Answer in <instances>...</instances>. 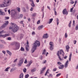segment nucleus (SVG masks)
<instances>
[{
  "instance_id": "1",
  "label": "nucleus",
  "mask_w": 78,
  "mask_h": 78,
  "mask_svg": "<svg viewBox=\"0 0 78 78\" xmlns=\"http://www.w3.org/2000/svg\"><path fill=\"white\" fill-rule=\"evenodd\" d=\"M11 3V0H5L2 4H1V6L2 7H6L9 6Z\"/></svg>"
},
{
  "instance_id": "2",
  "label": "nucleus",
  "mask_w": 78,
  "mask_h": 78,
  "mask_svg": "<svg viewBox=\"0 0 78 78\" xmlns=\"http://www.w3.org/2000/svg\"><path fill=\"white\" fill-rule=\"evenodd\" d=\"M12 27H10L9 29V30H11L12 31L13 33H16L17 31V30H19V27L17 26L16 24H14L13 23H12Z\"/></svg>"
},
{
  "instance_id": "3",
  "label": "nucleus",
  "mask_w": 78,
  "mask_h": 78,
  "mask_svg": "<svg viewBox=\"0 0 78 78\" xmlns=\"http://www.w3.org/2000/svg\"><path fill=\"white\" fill-rule=\"evenodd\" d=\"M40 43L39 41L37 40L35 41V43H34L33 49L31 50L32 53H33V52L35 51V50L36 49L37 47H39V46H40Z\"/></svg>"
},
{
  "instance_id": "4",
  "label": "nucleus",
  "mask_w": 78,
  "mask_h": 78,
  "mask_svg": "<svg viewBox=\"0 0 78 78\" xmlns=\"http://www.w3.org/2000/svg\"><path fill=\"white\" fill-rule=\"evenodd\" d=\"M60 52L59 51H58V53H57V55L58 56V58L60 60V61H61V60H62L61 58V57H60V56L59 55V54L60 55H64V51H63V50H60Z\"/></svg>"
},
{
  "instance_id": "5",
  "label": "nucleus",
  "mask_w": 78,
  "mask_h": 78,
  "mask_svg": "<svg viewBox=\"0 0 78 78\" xmlns=\"http://www.w3.org/2000/svg\"><path fill=\"white\" fill-rule=\"evenodd\" d=\"M5 23L1 27H0V30H2V29H3V28L6 27V26L8 25V23H9V21H5Z\"/></svg>"
},
{
  "instance_id": "6",
  "label": "nucleus",
  "mask_w": 78,
  "mask_h": 78,
  "mask_svg": "<svg viewBox=\"0 0 78 78\" xmlns=\"http://www.w3.org/2000/svg\"><path fill=\"white\" fill-rule=\"evenodd\" d=\"M57 64H58V65H59L60 67H58V69H64V65H61L62 64V63H61V62H57Z\"/></svg>"
},
{
  "instance_id": "7",
  "label": "nucleus",
  "mask_w": 78,
  "mask_h": 78,
  "mask_svg": "<svg viewBox=\"0 0 78 78\" xmlns=\"http://www.w3.org/2000/svg\"><path fill=\"white\" fill-rule=\"evenodd\" d=\"M49 45H50V49L51 50H53V48H54L53 43L52 42H50L49 43Z\"/></svg>"
},
{
  "instance_id": "8",
  "label": "nucleus",
  "mask_w": 78,
  "mask_h": 78,
  "mask_svg": "<svg viewBox=\"0 0 78 78\" xmlns=\"http://www.w3.org/2000/svg\"><path fill=\"white\" fill-rule=\"evenodd\" d=\"M62 13L63 14H68V12L67 11V9H65L63 10Z\"/></svg>"
},
{
  "instance_id": "9",
  "label": "nucleus",
  "mask_w": 78,
  "mask_h": 78,
  "mask_svg": "<svg viewBox=\"0 0 78 78\" xmlns=\"http://www.w3.org/2000/svg\"><path fill=\"white\" fill-rule=\"evenodd\" d=\"M23 62V58H22L21 59L19 62V66H21L22 65V64Z\"/></svg>"
},
{
  "instance_id": "10",
  "label": "nucleus",
  "mask_w": 78,
  "mask_h": 78,
  "mask_svg": "<svg viewBox=\"0 0 78 78\" xmlns=\"http://www.w3.org/2000/svg\"><path fill=\"white\" fill-rule=\"evenodd\" d=\"M9 36V34H6L5 35H0V37H1V36H2L3 37H6Z\"/></svg>"
},
{
  "instance_id": "11",
  "label": "nucleus",
  "mask_w": 78,
  "mask_h": 78,
  "mask_svg": "<svg viewBox=\"0 0 78 78\" xmlns=\"http://www.w3.org/2000/svg\"><path fill=\"white\" fill-rule=\"evenodd\" d=\"M70 48V47L68 45L66 46V51H67V52H69V50Z\"/></svg>"
},
{
  "instance_id": "12",
  "label": "nucleus",
  "mask_w": 78,
  "mask_h": 78,
  "mask_svg": "<svg viewBox=\"0 0 78 78\" xmlns=\"http://www.w3.org/2000/svg\"><path fill=\"white\" fill-rule=\"evenodd\" d=\"M11 12L14 15H16L17 14V12H16V11H15V10H12Z\"/></svg>"
},
{
  "instance_id": "13",
  "label": "nucleus",
  "mask_w": 78,
  "mask_h": 78,
  "mask_svg": "<svg viewBox=\"0 0 78 78\" xmlns=\"http://www.w3.org/2000/svg\"><path fill=\"white\" fill-rule=\"evenodd\" d=\"M43 27H44V26L41 25V26H39L38 27V29L39 30H41V29H42Z\"/></svg>"
},
{
  "instance_id": "14",
  "label": "nucleus",
  "mask_w": 78,
  "mask_h": 78,
  "mask_svg": "<svg viewBox=\"0 0 78 78\" xmlns=\"http://www.w3.org/2000/svg\"><path fill=\"white\" fill-rule=\"evenodd\" d=\"M49 20V21L48 22V23L49 24H50V23H52L53 20V18L50 19Z\"/></svg>"
},
{
  "instance_id": "15",
  "label": "nucleus",
  "mask_w": 78,
  "mask_h": 78,
  "mask_svg": "<svg viewBox=\"0 0 78 78\" xmlns=\"http://www.w3.org/2000/svg\"><path fill=\"white\" fill-rule=\"evenodd\" d=\"M68 64H69V61H67L66 62V64L65 65V67H66H66H67Z\"/></svg>"
},
{
  "instance_id": "16",
  "label": "nucleus",
  "mask_w": 78,
  "mask_h": 78,
  "mask_svg": "<svg viewBox=\"0 0 78 78\" xmlns=\"http://www.w3.org/2000/svg\"><path fill=\"white\" fill-rule=\"evenodd\" d=\"M20 48V45L17 44L16 46V50H18Z\"/></svg>"
},
{
  "instance_id": "17",
  "label": "nucleus",
  "mask_w": 78,
  "mask_h": 78,
  "mask_svg": "<svg viewBox=\"0 0 78 78\" xmlns=\"http://www.w3.org/2000/svg\"><path fill=\"white\" fill-rule=\"evenodd\" d=\"M48 34L47 33L45 34H44L43 36V37L44 38H47L48 37Z\"/></svg>"
},
{
  "instance_id": "18",
  "label": "nucleus",
  "mask_w": 78,
  "mask_h": 78,
  "mask_svg": "<svg viewBox=\"0 0 78 78\" xmlns=\"http://www.w3.org/2000/svg\"><path fill=\"white\" fill-rule=\"evenodd\" d=\"M29 45H27L26 46V49L27 51H28L29 50Z\"/></svg>"
},
{
  "instance_id": "19",
  "label": "nucleus",
  "mask_w": 78,
  "mask_h": 78,
  "mask_svg": "<svg viewBox=\"0 0 78 78\" xmlns=\"http://www.w3.org/2000/svg\"><path fill=\"white\" fill-rule=\"evenodd\" d=\"M71 58H72V52H71L70 54L69 55V61H71Z\"/></svg>"
},
{
  "instance_id": "20",
  "label": "nucleus",
  "mask_w": 78,
  "mask_h": 78,
  "mask_svg": "<svg viewBox=\"0 0 78 78\" xmlns=\"http://www.w3.org/2000/svg\"><path fill=\"white\" fill-rule=\"evenodd\" d=\"M0 15L1 16H4V15H5V12H3L0 10Z\"/></svg>"
},
{
  "instance_id": "21",
  "label": "nucleus",
  "mask_w": 78,
  "mask_h": 78,
  "mask_svg": "<svg viewBox=\"0 0 78 78\" xmlns=\"http://www.w3.org/2000/svg\"><path fill=\"white\" fill-rule=\"evenodd\" d=\"M49 69L47 70L45 74L44 75L45 76H47V73H49Z\"/></svg>"
},
{
  "instance_id": "22",
  "label": "nucleus",
  "mask_w": 78,
  "mask_h": 78,
  "mask_svg": "<svg viewBox=\"0 0 78 78\" xmlns=\"http://www.w3.org/2000/svg\"><path fill=\"white\" fill-rule=\"evenodd\" d=\"M7 53L9 55H10V56L12 55V53H11L10 51H8V50H7L6 51Z\"/></svg>"
},
{
  "instance_id": "23",
  "label": "nucleus",
  "mask_w": 78,
  "mask_h": 78,
  "mask_svg": "<svg viewBox=\"0 0 78 78\" xmlns=\"http://www.w3.org/2000/svg\"><path fill=\"white\" fill-rule=\"evenodd\" d=\"M23 74L22 73L20 75L19 78H23Z\"/></svg>"
},
{
  "instance_id": "24",
  "label": "nucleus",
  "mask_w": 78,
  "mask_h": 78,
  "mask_svg": "<svg viewBox=\"0 0 78 78\" xmlns=\"http://www.w3.org/2000/svg\"><path fill=\"white\" fill-rule=\"evenodd\" d=\"M36 68H35L34 69H31V72H35V71H36Z\"/></svg>"
},
{
  "instance_id": "25",
  "label": "nucleus",
  "mask_w": 78,
  "mask_h": 78,
  "mask_svg": "<svg viewBox=\"0 0 78 78\" xmlns=\"http://www.w3.org/2000/svg\"><path fill=\"white\" fill-rule=\"evenodd\" d=\"M10 67H8L6 68L5 69V72H8V69H9Z\"/></svg>"
},
{
  "instance_id": "26",
  "label": "nucleus",
  "mask_w": 78,
  "mask_h": 78,
  "mask_svg": "<svg viewBox=\"0 0 78 78\" xmlns=\"http://www.w3.org/2000/svg\"><path fill=\"white\" fill-rule=\"evenodd\" d=\"M6 32L4 31L3 30H2L1 31H0V34H3V33H5Z\"/></svg>"
},
{
  "instance_id": "27",
  "label": "nucleus",
  "mask_w": 78,
  "mask_h": 78,
  "mask_svg": "<svg viewBox=\"0 0 78 78\" xmlns=\"http://www.w3.org/2000/svg\"><path fill=\"white\" fill-rule=\"evenodd\" d=\"M23 17V14H21L20 15V17H19V19H21L22 18V17Z\"/></svg>"
},
{
  "instance_id": "28",
  "label": "nucleus",
  "mask_w": 78,
  "mask_h": 78,
  "mask_svg": "<svg viewBox=\"0 0 78 78\" xmlns=\"http://www.w3.org/2000/svg\"><path fill=\"white\" fill-rule=\"evenodd\" d=\"M72 23V21H70L69 23V28L71 27V24Z\"/></svg>"
},
{
  "instance_id": "29",
  "label": "nucleus",
  "mask_w": 78,
  "mask_h": 78,
  "mask_svg": "<svg viewBox=\"0 0 78 78\" xmlns=\"http://www.w3.org/2000/svg\"><path fill=\"white\" fill-rule=\"evenodd\" d=\"M15 70V68H12L10 70V72H12L13 71H14Z\"/></svg>"
},
{
  "instance_id": "30",
  "label": "nucleus",
  "mask_w": 78,
  "mask_h": 78,
  "mask_svg": "<svg viewBox=\"0 0 78 78\" xmlns=\"http://www.w3.org/2000/svg\"><path fill=\"white\" fill-rule=\"evenodd\" d=\"M56 22L57 25H58V24H59V19L58 18L57 19Z\"/></svg>"
},
{
  "instance_id": "31",
  "label": "nucleus",
  "mask_w": 78,
  "mask_h": 78,
  "mask_svg": "<svg viewBox=\"0 0 78 78\" xmlns=\"http://www.w3.org/2000/svg\"><path fill=\"white\" fill-rule=\"evenodd\" d=\"M32 3L31 4V5L33 7H34V6H35V5H34V2H32Z\"/></svg>"
},
{
  "instance_id": "32",
  "label": "nucleus",
  "mask_w": 78,
  "mask_h": 78,
  "mask_svg": "<svg viewBox=\"0 0 78 78\" xmlns=\"http://www.w3.org/2000/svg\"><path fill=\"white\" fill-rule=\"evenodd\" d=\"M46 52V50L45 49H44V52L42 53V55H46V54H45V53Z\"/></svg>"
},
{
  "instance_id": "33",
  "label": "nucleus",
  "mask_w": 78,
  "mask_h": 78,
  "mask_svg": "<svg viewBox=\"0 0 78 78\" xmlns=\"http://www.w3.org/2000/svg\"><path fill=\"white\" fill-rule=\"evenodd\" d=\"M36 13H35L32 14V17H35L36 16Z\"/></svg>"
},
{
  "instance_id": "34",
  "label": "nucleus",
  "mask_w": 78,
  "mask_h": 78,
  "mask_svg": "<svg viewBox=\"0 0 78 78\" xmlns=\"http://www.w3.org/2000/svg\"><path fill=\"white\" fill-rule=\"evenodd\" d=\"M21 50L22 51H25V49H24V48H23V47H21Z\"/></svg>"
},
{
  "instance_id": "35",
  "label": "nucleus",
  "mask_w": 78,
  "mask_h": 78,
  "mask_svg": "<svg viewBox=\"0 0 78 78\" xmlns=\"http://www.w3.org/2000/svg\"><path fill=\"white\" fill-rule=\"evenodd\" d=\"M41 23V20H38L37 22V23L38 25Z\"/></svg>"
},
{
  "instance_id": "36",
  "label": "nucleus",
  "mask_w": 78,
  "mask_h": 78,
  "mask_svg": "<svg viewBox=\"0 0 78 78\" xmlns=\"http://www.w3.org/2000/svg\"><path fill=\"white\" fill-rule=\"evenodd\" d=\"M17 10L18 11V12H20V8H16Z\"/></svg>"
},
{
  "instance_id": "37",
  "label": "nucleus",
  "mask_w": 78,
  "mask_h": 78,
  "mask_svg": "<svg viewBox=\"0 0 78 78\" xmlns=\"http://www.w3.org/2000/svg\"><path fill=\"white\" fill-rule=\"evenodd\" d=\"M9 19V17H5V20H8V19Z\"/></svg>"
},
{
  "instance_id": "38",
  "label": "nucleus",
  "mask_w": 78,
  "mask_h": 78,
  "mask_svg": "<svg viewBox=\"0 0 78 78\" xmlns=\"http://www.w3.org/2000/svg\"><path fill=\"white\" fill-rule=\"evenodd\" d=\"M65 37L66 38H67V36H68V35H67V33H66L65 35Z\"/></svg>"
},
{
  "instance_id": "39",
  "label": "nucleus",
  "mask_w": 78,
  "mask_h": 78,
  "mask_svg": "<svg viewBox=\"0 0 78 78\" xmlns=\"http://www.w3.org/2000/svg\"><path fill=\"white\" fill-rule=\"evenodd\" d=\"M0 41H1V42H2V43L3 44H5V41H4L1 40H0Z\"/></svg>"
},
{
  "instance_id": "40",
  "label": "nucleus",
  "mask_w": 78,
  "mask_h": 78,
  "mask_svg": "<svg viewBox=\"0 0 78 78\" xmlns=\"http://www.w3.org/2000/svg\"><path fill=\"white\" fill-rule=\"evenodd\" d=\"M29 77V75L27 74L25 75V78H28Z\"/></svg>"
},
{
  "instance_id": "41",
  "label": "nucleus",
  "mask_w": 78,
  "mask_h": 78,
  "mask_svg": "<svg viewBox=\"0 0 78 78\" xmlns=\"http://www.w3.org/2000/svg\"><path fill=\"white\" fill-rule=\"evenodd\" d=\"M32 35H35L36 34L35 33V31H33L32 32Z\"/></svg>"
},
{
  "instance_id": "42",
  "label": "nucleus",
  "mask_w": 78,
  "mask_h": 78,
  "mask_svg": "<svg viewBox=\"0 0 78 78\" xmlns=\"http://www.w3.org/2000/svg\"><path fill=\"white\" fill-rule=\"evenodd\" d=\"M75 20H73V27H74V26H75Z\"/></svg>"
},
{
  "instance_id": "43",
  "label": "nucleus",
  "mask_w": 78,
  "mask_h": 78,
  "mask_svg": "<svg viewBox=\"0 0 78 78\" xmlns=\"http://www.w3.org/2000/svg\"><path fill=\"white\" fill-rule=\"evenodd\" d=\"M23 71L24 72H27V69H26V68H24L23 69Z\"/></svg>"
},
{
  "instance_id": "44",
  "label": "nucleus",
  "mask_w": 78,
  "mask_h": 78,
  "mask_svg": "<svg viewBox=\"0 0 78 78\" xmlns=\"http://www.w3.org/2000/svg\"><path fill=\"white\" fill-rule=\"evenodd\" d=\"M61 75V73H59V74H57L56 76H57V77H58V76H60V75Z\"/></svg>"
},
{
  "instance_id": "45",
  "label": "nucleus",
  "mask_w": 78,
  "mask_h": 78,
  "mask_svg": "<svg viewBox=\"0 0 78 78\" xmlns=\"http://www.w3.org/2000/svg\"><path fill=\"white\" fill-rule=\"evenodd\" d=\"M54 11H55V15H56L57 13L56 12V9H54Z\"/></svg>"
},
{
  "instance_id": "46",
  "label": "nucleus",
  "mask_w": 78,
  "mask_h": 78,
  "mask_svg": "<svg viewBox=\"0 0 78 78\" xmlns=\"http://www.w3.org/2000/svg\"><path fill=\"white\" fill-rule=\"evenodd\" d=\"M20 24H23V25H24V24L23 23V21H20Z\"/></svg>"
},
{
  "instance_id": "47",
  "label": "nucleus",
  "mask_w": 78,
  "mask_h": 78,
  "mask_svg": "<svg viewBox=\"0 0 78 78\" xmlns=\"http://www.w3.org/2000/svg\"><path fill=\"white\" fill-rule=\"evenodd\" d=\"M46 69V67H44V68H42V69L41 70H42L44 72V70H45Z\"/></svg>"
},
{
  "instance_id": "48",
  "label": "nucleus",
  "mask_w": 78,
  "mask_h": 78,
  "mask_svg": "<svg viewBox=\"0 0 78 78\" xmlns=\"http://www.w3.org/2000/svg\"><path fill=\"white\" fill-rule=\"evenodd\" d=\"M27 59H26L24 61V64H27Z\"/></svg>"
},
{
  "instance_id": "49",
  "label": "nucleus",
  "mask_w": 78,
  "mask_h": 78,
  "mask_svg": "<svg viewBox=\"0 0 78 78\" xmlns=\"http://www.w3.org/2000/svg\"><path fill=\"white\" fill-rule=\"evenodd\" d=\"M48 76V77H50V76L51 77H52L53 76V75L51 74H49V76Z\"/></svg>"
},
{
  "instance_id": "50",
  "label": "nucleus",
  "mask_w": 78,
  "mask_h": 78,
  "mask_svg": "<svg viewBox=\"0 0 78 78\" xmlns=\"http://www.w3.org/2000/svg\"><path fill=\"white\" fill-rule=\"evenodd\" d=\"M71 4H73L74 3V2L73 1H71V2H70Z\"/></svg>"
},
{
  "instance_id": "51",
  "label": "nucleus",
  "mask_w": 78,
  "mask_h": 78,
  "mask_svg": "<svg viewBox=\"0 0 78 78\" xmlns=\"http://www.w3.org/2000/svg\"><path fill=\"white\" fill-rule=\"evenodd\" d=\"M57 70V69H56V68H55L53 70V71L54 72L55 71H56Z\"/></svg>"
},
{
  "instance_id": "52",
  "label": "nucleus",
  "mask_w": 78,
  "mask_h": 78,
  "mask_svg": "<svg viewBox=\"0 0 78 78\" xmlns=\"http://www.w3.org/2000/svg\"><path fill=\"white\" fill-rule=\"evenodd\" d=\"M33 8L32 7H31V8L30 9V11H33Z\"/></svg>"
},
{
  "instance_id": "53",
  "label": "nucleus",
  "mask_w": 78,
  "mask_h": 78,
  "mask_svg": "<svg viewBox=\"0 0 78 78\" xmlns=\"http://www.w3.org/2000/svg\"><path fill=\"white\" fill-rule=\"evenodd\" d=\"M74 44H76V41L75 40L74 41Z\"/></svg>"
},
{
  "instance_id": "54",
  "label": "nucleus",
  "mask_w": 78,
  "mask_h": 78,
  "mask_svg": "<svg viewBox=\"0 0 78 78\" xmlns=\"http://www.w3.org/2000/svg\"><path fill=\"white\" fill-rule=\"evenodd\" d=\"M43 71H42V70H41L40 72V74H42L43 73Z\"/></svg>"
},
{
  "instance_id": "55",
  "label": "nucleus",
  "mask_w": 78,
  "mask_h": 78,
  "mask_svg": "<svg viewBox=\"0 0 78 78\" xmlns=\"http://www.w3.org/2000/svg\"><path fill=\"white\" fill-rule=\"evenodd\" d=\"M17 61V59H16L13 62H16Z\"/></svg>"
},
{
  "instance_id": "56",
  "label": "nucleus",
  "mask_w": 78,
  "mask_h": 78,
  "mask_svg": "<svg viewBox=\"0 0 78 78\" xmlns=\"http://www.w3.org/2000/svg\"><path fill=\"white\" fill-rule=\"evenodd\" d=\"M47 8L48 9H49V10H51V9H50V7H49V6H47Z\"/></svg>"
},
{
  "instance_id": "57",
  "label": "nucleus",
  "mask_w": 78,
  "mask_h": 78,
  "mask_svg": "<svg viewBox=\"0 0 78 78\" xmlns=\"http://www.w3.org/2000/svg\"><path fill=\"white\" fill-rule=\"evenodd\" d=\"M7 39H8V40L9 41H10V40L11 39V37H9L7 38Z\"/></svg>"
},
{
  "instance_id": "58",
  "label": "nucleus",
  "mask_w": 78,
  "mask_h": 78,
  "mask_svg": "<svg viewBox=\"0 0 78 78\" xmlns=\"http://www.w3.org/2000/svg\"><path fill=\"white\" fill-rule=\"evenodd\" d=\"M2 53H4V55H5V53H6V51H3Z\"/></svg>"
},
{
  "instance_id": "59",
  "label": "nucleus",
  "mask_w": 78,
  "mask_h": 78,
  "mask_svg": "<svg viewBox=\"0 0 78 78\" xmlns=\"http://www.w3.org/2000/svg\"><path fill=\"white\" fill-rule=\"evenodd\" d=\"M40 59H41V60L42 59V55H41L40 57Z\"/></svg>"
},
{
  "instance_id": "60",
  "label": "nucleus",
  "mask_w": 78,
  "mask_h": 78,
  "mask_svg": "<svg viewBox=\"0 0 78 78\" xmlns=\"http://www.w3.org/2000/svg\"><path fill=\"white\" fill-rule=\"evenodd\" d=\"M72 11H73V9L71 8L70 10V12H72Z\"/></svg>"
},
{
  "instance_id": "61",
  "label": "nucleus",
  "mask_w": 78,
  "mask_h": 78,
  "mask_svg": "<svg viewBox=\"0 0 78 78\" xmlns=\"http://www.w3.org/2000/svg\"><path fill=\"white\" fill-rule=\"evenodd\" d=\"M8 12H9V14H10V12H11V11H10V10H8Z\"/></svg>"
},
{
  "instance_id": "62",
  "label": "nucleus",
  "mask_w": 78,
  "mask_h": 78,
  "mask_svg": "<svg viewBox=\"0 0 78 78\" xmlns=\"http://www.w3.org/2000/svg\"><path fill=\"white\" fill-rule=\"evenodd\" d=\"M31 65V64H32V62L31 61H30L29 62V63Z\"/></svg>"
},
{
  "instance_id": "63",
  "label": "nucleus",
  "mask_w": 78,
  "mask_h": 78,
  "mask_svg": "<svg viewBox=\"0 0 78 78\" xmlns=\"http://www.w3.org/2000/svg\"><path fill=\"white\" fill-rule=\"evenodd\" d=\"M29 1H30V2H31L32 3L34 2H33V0H29Z\"/></svg>"
},
{
  "instance_id": "64",
  "label": "nucleus",
  "mask_w": 78,
  "mask_h": 78,
  "mask_svg": "<svg viewBox=\"0 0 78 78\" xmlns=\"http://www.w3.org/2000/svg\"><path fill=\"white\" fill-rule=\"evenodd\" d=\"M30 65H31L30 64H29V63L27 65V67H29V66H30Z\"/></svg>"
}]
</instances>
